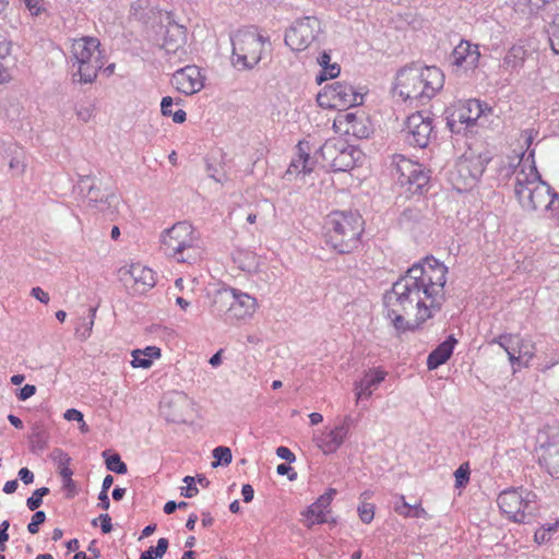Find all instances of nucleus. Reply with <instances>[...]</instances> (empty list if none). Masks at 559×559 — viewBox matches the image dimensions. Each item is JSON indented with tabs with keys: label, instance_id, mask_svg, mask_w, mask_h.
I'll return each instance as SVG.
<instances>
[{
	"label": "nucleus",
	"instance_id": "nucleus-1",
	"mask_svg": "<svg viewBox=\"0 0 559 559\" xmlns=\"http://www.w3.org/2000/svg\"><path fill=\"white\" fill-rule=\"evenodd\" d=\"M448 267L435 258L411 266L383 295L385 317L397 334L415 332L442 308Z\"/></svg>",
	"mask_w": 559,
	"mask_h": 559
},
{
	"label": "nucleus",
	"instance_id": "nucleus-2",
	"mask_svg": "<svg viewBox=\"0 0 559 559\" xmlns=\"http://www.w3.org/2000/svg\"><path fill=\"white\" fill-rule=\"evenodd\" d=\"M514 194L523 210L556 211L559 207V194L545 181L536 168L535 162L513 169Z\"/></svg>",
	"mask_w": 559,
	"mask_h": 559
},
{
	"label": "nucleus",
	"instance_id": "nucleus-3",
	"mask_svg": "<svg viewBox=\"0 0 559 559\" xmlns=\"http://www.w3.org/2000/svg\"><path fill=\"white\" fill-rule=\"evenodd\" d=\"M443 85L444 74L439 68L412 64L397 72L394 88L404 100L426 104Z\"/></svg>",
	"mask_w": 559,
	"mask_h": 559
},
{
	"label": "nucleus",
	"instance_id": "nucleus-4",
	"mask_svg": "<svg viewBox=\"0 0 559 559\" xmlns=\"http://www.w3.org/2000/svg\"><path fill=\"white\" fill-rule=\"evenodd\" d=\"M362 231L364 221L357 212L333 211L325 217V243L341 254L359 247Z\"/></svg>",
	"mask_w": 559,
	"mask_h": 559
},
{
	"label": "nucleus",
	"instance_id": "nucleus-5",
	"mask_svg": "<svg viewBox=\"0 0 559 559\" xmlns=\"http://www.w3.org/2000/svg\"><path fill=\"white\" fill-rule=\"evenodd\" d=\"M160 243L164 253L177 262L191 263L201 253L199 235L188 222H178L163 231Z\"/></svg>",
	"mask_w": 559,
	"mask_h": 559
},
{
	"label": "nucleus",
	"instance_id": "nucleus-6",
	"mask_svg": "<svg viewBox=\"0 0 559 559\" xmlns=\"http://www.w3.org/2000/svg\"><path fill=\"white\" fill-rule=\"evenodd\" d=\"M99 47L100 43L95 37L86 36L72 41L70 61L72 69H76L73 75L79 76L80 83H93L104 67V56Z\"/></svg>",
	"mask_w": 559,
	"mask_h": 559
},
{
	"label": "nucleus",
	"instance_id": "nucleus-7",
	"mask_svg": "<svg viewBox=\"0 0 559 559\" xmlns=\"http://www.w3.org/2000/svg\"><path fill=\"white\" fill-rule=\"evenodd\" d=\"M233 46L231 63L239 70H252L263 58L269 37L255 27H245L230 35Z\"/></svg>",
	"mask_w": 559,
	"mask_h": 559
},
{
	"label": "nucleus",
	"instance_id": "nucleus-8",
	"mask_svg": "<svg viewBox=\"0 0 559 559\" xmlns=\"http://www.w3.org/2000/svg\"><path fill=\"white\" fill-rule=\"evenodd\" d=\"M258 301L249 294L234 287L218 290L213 298L212 312L226 321H240L252 318Z\"/></svg>",
	"mask_w": 559,
	"mask_h": 559
},
{
	"label": "nucleus",
	"instance_id": "nucleus-9",
	"mask_svg": "<svg viewBox=\"0 0 559 559\" xmlns=\"http://www.w3.org/2000/svg\"><path fill=\"white\" fill-rule=\"evenodd\" d=\"M497 503L501 512L515 523L530 522L538 508L537 496L523 487L501 491Z\"/></svg>",
	"mask_w": 559,
	"mask_h": 559
},
{
	"label": "nucleus",
	"instance_id": "nucleus-10",
	"mask_svg": "<svg viewBox=\"0 0 559 559\" xmlns=\"http://www.w3.org/2000/svg\"><path fill=\"white\" fill-rule=\"evenodd\" d=\"M488 160L487 157L473 153L461 156L450 176L453 188L459 192L472 190L484 174Z\"/></svg>",
	"mask_w": 559,
	"mask_h": 559
},
{
	"label": "nucleus",
	"instance_id": "nucleus-11",
	"mask_svg": "<svg viewBox=\"0 0 559 559\" xmlns=\"http://www.w3.org/2000/svg\"><path fill=\"white\" fill-rule=\"evenodd\" d=\"M323 33L321 21L317 16H304L295 20L285 32V44L294 51H304L318 40Z\"/></svg>",
	"mask_w": 559,
	"mask_h": 559
},
{
	"label": "nucleus",
	"instance_id": "nucleus-12",
	"mask_svg": "<svg viewBox=\"0 0 559 559\" xmlns=\"http://www.w3.org/2000/svg\"><path fill=\"white\" fill-rule=\"evenodd\" d=\"M364 95L345 82H334L326 85L318 95V103L321 107L334 109H347L361 105Z\"/></svg>",
	"mask_w": 559,
	"mask_h": 559
},
{
	"label": "nucleus",
	"instance_id": "nucleus-13",
	"mask_svg": "<svg viewBox=\"0 0 559 559\" xmlns=\"http://www.w3.org/2000/svg\"><path fill=\"white\" fill-rule=\"evenodd\" d=\"M432 118L416 111L407 117L405 127L402 130L404 142L414 147H426L432 136Z\"/></svg>",
	"mask_w": 559,
	"mask_h": 559
},
{
	"label": "nucleus",
	"instance_id": "nucleus-14",
	"mask_svg": "<svg viewBox=\"0 0 559 559\" xmlns=\"http://www.w3.org/2000/svg\"><path fill=\"white\" fill-rule=\"evenodd\" d=\"M352 423L353 418L349 415L345 416L340 424L334 427H325L314 435L313 442L323 454L335 453L348 439Z\"/></svg>",
	"mask_w": 559,
	"mask_h": 559
},
{
	"label": "nucleus",
	"instance_id": "nucleus-15",
	"mask_svg": "<svg viewBox=\"0 0 559 559\" xmlns=\"http://www.w3.org/2000/svg\"><path fill=\"white\" fill-rule=\"evenodd\" d=\"M96 181L97 179L90 175L80 176L78 188L84 194L90 207L105 213L112 207L117 197L110 191H103Z\"/></svg>",
	"mask_w": 559,
	"mask_h": 559
},
{
	"label": "nucleus",
	"instance_id": "nucleus-16",
	"mask_svg": "<svg viewBox=\"0 0 559 559\" xmlns=\"http://www.w3.org/2000/svg\"><path fill=\"white\" fill-rule=\"evenodd\" d=\"M538 461L548 473L559 478V433L543 431L538 435Z\"/></svg>",
	"mask_w": 559,
	"mask_h": 559
},
{
	"label": "nucleus",
	"instance_id": "nucleus-17",
	"mask_svg": "<svg viewBox=\"0 0 559 559\" xmlns=\"http://www.w3.org/2000/svg\"><path fill=\"white\" fill-rule=\"evenodd\" d=\"M119 274L126 285L131 284V289L135 294H144L156 284L154 271L140 263L121 267Z\"/></svg>",
	"mask_w": 559,
	"mask_h": 559
},
{
	"label": "nucleus",
	"instance_id": "nucleus-18",
	"mask_svg": "<svg viewBox=\"0 0 559 559\" xmlns=\"http://www.w3.org/2000/svg\"><path fill=\"white\" fill-rule=\"evenodd\" d=\"M490 344H498L508 354L511 364L525 359L528 361L534 356V346L531 341L519 334H502L495 337Z\"/></svg>",
	"mask_w": 559,
	"mask_h": 559
},
{
	"label": "nucleus",
	"instance_id": "nucleus-19",
	"mask_svg": "<svg viewBox=\"0 0 559 559\" xmlns=\"http://www.w3.org/2000/svg\"><path fill=\"white\" fill-rule=\"evenodd\" d=\"M334 126L347 135L366 139L372 132L371 123L364 112H340Z\"/></svg>",
	"mask_w": 559,
	"mask_h": 559
},
{
	"label": "nucleus",
	"instance_id": "nucleus-20",
	"mask_svg": "<svg viewBox=\"0 0 559 559\" xmlns=\"http://www.w3.org/2000/svg\"><path fill=\"white\" fill-rule=\"evenodd\" d=\"M171 84L178 92L192 95L203 88L204 78L197 66H187L173 74Z\"/></svg>",
	"mask_w": 559,
	"mask_h": 559
},
{
	"label": "nucleus",
	"instance_id": "nucleus-21",
	"mask_svg": "<svg viewBox=\"0 0 559 559\" xmlns=\"http://www.w3.org/2000/svg\"><path fill=\"white\" fill-rule=\"evenodd\" d=\"M388 372L381 367L366 370L361 378L355 382L354 391L356 403L362 399H369L373 391L385 380Z\"/></svg>",
	"mask_w": 559,
	"mask_h": 559
},
{
	"label": "nucleus",
	"instance_id": "nucleus-22",
	"mask_svg": "<svg viewBox=\"0 0 559 559\" xmlns=\"http://www.w3.org/2000/svg\"><path fill=\"white\" fill-rule=\"evenodd\" d=\"M480 52L477 45L468 40H461L450 56V62L457 68L465 70L475 69L478 66Z\"/></svg>",
	"mask_w": 559,
	"mask_h": 559
},
{
	"label": "nucleus",
	"instance_id": "nucleus-23",
	"mask_svg": "<svg viewBox=\"0 0 559 559\" xmlns=\"http://www.w3.org/2000/svg\"><path fill=\"white\" fill-rule=\"evenodd\" d=\"M187 29L178 23H169L164 36L163 48L167 55H174L181 58L187 53Z\"/></svg>",
	"mask_w": 559,
	"mask_h": 559
},
{
	"label": "nucleus",
	"instance_id": "nucleus-24",
	"mask_svg": "<svg viewBox=\"0 0 559 559\" xmlns=\"http://www.w3.org/2000/svg\"><path fill=\"white\" fill-rule=\"evenodd\" d=\"M335 495L336 489L330 488L302 512L308 527L326 522V513L330 512V506Z\"/></svg>",
	"mask_w": 559,
	"mask_h": 559
},
{
	"label": "nucleus",
	"instance_id": "nucleus-25",
	"mask_svg": "<svg viewBox=\"0 0 559 559\" xmlns=\"http://www.w3.org/2000/svg\"><path fill=\"white\" fill-rule=\"evenodd\" d=\"M484 114V105L478 99H467L461 103L454 114L453 121L473 126Z\"/></svg>",
	"mask_w": 559,
	"mask_h": 559
},
{
	"label": "nucleus",
	"instance_id": "nucleus-26",
	"mask_svg": "<svg viewBox=\"0 0 559 559\" xmlns=\"http://www.w3.org/2000/svg\"><path fill=\"white\" fill-rule=\"evenodd\" d=\"M314 162L310 157L309 145L306 142H299L297 144V157H295L288 168L287 175H307L313 170Z\"/></svg>",
	"mask_w": 559,
	"mask_h": 559
},
{
	"label": "nucleus",
	"instance_id": "nucleus-27",
	"mask_svg": "<svg viewBox=\"0 0 559 559\" xmlns=\"http://www.w3.org/2000/svg\"><path fill=\"white\" fill-rule=\"evenodd\" d=\"M456 344V340L454 336H449L444 342L439 344L427 358V368L429 370H435L441 365L445 364L448 359L451 357L454 345Z\"/></svg>",
	"mask_w": 559,
	"mask_h": 559
},
{
	"label": "nucleus",
	"instance_id": "nucleus-28",
	"mask_svg": "<svg viewBox=\"0 0 559 559\" xmlns=\"http://www.w3.org/2000/svg\"><path fill=\"white\" fill-rule=\"evenodd\" d=\"M344 150L350 151V145L340 138L329 139L324 142V144L319 150V155L322 157L325 166L332 168V164L336 162L340 154Z\"/></svg>",
	"mask_w": 559,
	"mask_h": 559
},
{
	"label": "nucleus",
	"instance_id": "nucleus-29",
	"mask_svg": "<svg viewBox=\"0 0 559 559\" xmlns=\"http://www.w3.org/2000/svg\"><path fill=\"white\" fill-rule=\"evenodd\" d=\"M392 166L393 176L401 186H405V181H409V175H412L413 169H418V163L403 155H394Z\"/></svg>",
	"mask_w": 559,
	"mask_h": 559
},
{
	"label": "nucleus",
	"instance_id": "nucleus-30",
	"mask_svg": "<svg viewBox=\"0 0 559 559\" xmlns=\"http://www.w3.org/2000/svg\"><path fill=\"white\" fill-rule=\"evenodd\" d=\"M537 134H538V131H536L535 129H525L521 132L523 145L526 146V151L522 152L520 155H518L516 156L518 164L516 165L510 164V167H513V169L515 167L521 168V166L526 165V163H527V165H530V164H532V160L535 162V159H534L535 150L531 148V145L533 144Z\"/></svg>",
	"mask_w": 559,
	"mask_h": 559
},
{
	"label": "nucleus",
	"instance_id": "nucleus-31",
	"mask_svg": "<svg viewBox=\"0 0 559 559\" xmlns=\"http://www.w3.org/2000/svg\"><path fill=\"white\" fill-rule=\"evenodd\" d=\"M233 260L238 269L247 273L257 272L260 265L259 257L249 250H237L233 254Z\"/></svg>",
	"mask_w": 559,
	"mask_h": 559
},
{
	"label": "nucleus",
	"instance_id": "nucleus-32",
	"mask_svg": "<svg viewBox=\"0 0 559 559\" xmlns=\"http://www.w3.org/2000/svg\"><path fill=\"white\" fill-rule=\"evenodd\" d=\"M526 51L521 46H512L502 59L500 67L507 71L512 72L522 68L525 60Z\"/></svg>",
	"mask_w": 559,
	"mask_h": 559
},
{
	"label": "nucleus",
	"instance_id": "nucleus-33",
	"mask_svg": "<svg viewBox=\"0 0 559 559\" xmlns=\"http://www.w3.org/2000/svg\"><path fill=\"white\" fill-rule=\"evenodd\" d=\"M160 356V349L156 346H147L145 349H135L132 352L131 365L134 368H148L152 366V359Z\"/></svg>",
	"mask_w": 559,
	"mask_h": 559
},
{
	"label": "nucleus",
	"instance_id": "nucleus-34",
	"mask_svg": "<svg viewBox=\"0 0 559 559\" xmlns=\"http://www.w3.org/2000/svg\"><path fill=\"white\" fill-rule=\"evenodd\" d=\"M318 63L322 68L320 74L316 79L319 84L325 80L335 79L341 72V68L337 63H331V56L328 51L320 53L318 57Z\"/></svg>",
	"mask_w": 559,
	"mask_h": 559
},
{
	"label": "nucleus",
	"instance_id": "nucleus-35",
	"mask_svg": "<svg viewBox=\"0 0 559 559\" xmlns=\"http://www.w3.org/2000/svg\"><path fill=\"white\" fill-rule=\"evenodd\" d=\"M360 157V151H358L355 146L350 145L349 150H344L336 162L332 164L333 171H347L354 168L357 160Z\"/></svg>",
	"mask_w": 559,
	"mask_h": 559
},
{
	"label": "nucleus",
	"instance_id": "nucleus-36",
	"mask_svg": "<svg viewBox=\"0 0 559 559\" xmlns=\"http://www.w3.org/2000/svg\"><path fill=\"white\" fill-rule=\"evenodd\" d=\"M96 308H90L88 318L80 319V322L75 326L74 334L80 341H86L91 336L96 317Z\"/></svg>",
	"mask_w": 559,
	"mask_h": 559
},
{
	"label": "nucleus",
	"instance_id": "nucleus-37",
	"mask_svg": "<svg viewBox=\"0 0 559 559\" xmlns=\"http://www.w3.org/2000/svg\"><path fill=\"white\" fill-rule=\"evenodd\" d=\"M53 457L55 459L58 457V469H59L60 476L63 478L64 485L66 486L73 485V481H72L73 472L70 468L71 457L68 454L63 453L61 450H56Z\"/></svg>",
	"mask_w": 559,
	"mask_h": 559
},
{
	"label": "nucleus",
	"instance_id": "nucleus-38",
	"mask_svg": "<svg viewBox=\"0 0 559 559\" xmlns=\"http://www.w3.org/2000/svg\"><path fill=\"white\" fill-rule=\"evenodd\" d=\"M28 439L31 451L33 453L43 452L47 448L48 433L41 427H34Z\"/></svg>",
	"mask_w": 559,
	"mask_h": 559
},
{
	"label": "nucleus",
	"instance_id": "nucleus-39",
	"mask_svg": "<svg viewBox=\"0 0 559 559\" xmlns=\"http://www.w3.org/2000/svg\"><path fill=\"white\" fill-rule=\"evenodd\" d=\"M175 102L170 96H165L160 102V112L165 117H173V121L176 123H182L187 119V114L182 109H178L177 111H173V106Z\"/></svg>",
	"mask_w": 559,
	"mask_h": 559
},
{
	"label": "nucleus",
	"instance_id": "nucleus-40",
	"mask_svg": "<svg viewBox=\"0 0 559 559\" xmlns=\"http://www.w3.org/2000/svg\"><path fill=\"white\" fill-rule=\"evenodd\" d=\"M429 181L428 174L424 170L423 166L418 164V169H413L409 175V181H405V186H409V190L418 191L423 189Z\"/></svg>",
	"mask_w": 559,
	"mask_h": 559
},
{
	"label": "nucleus",
	"instance_id": "nucleus-41",
	"mask_svg": "<svg viewBox=\"0 0 559 559\" xmlns=\"http://www.w3.org/2000/svg\"><path fill=\"white\" fill-rule=\"evenodd\" d=\"M429 181L428 174L424 170L423 166L418 164V169H413L409 175V181H405V186H409V190L418 191L423 189Z\"/></svg>",
	"mask_w": 559,
	"mask_h": 559
},
{
	"label": "nucleus",
	"instance_id": "nucleus-42",
	"mask_svg": "<svg viewBox=\"0 0 559 559\" xmlns=\"http://www.w3.org/2000/svg\"><path fill=\"white\" fill-rule=\"evenodd\" d=\"M168 539L159 538L156 547H150L147 550L143 551L140 556V559H158L162 558L168 548Z\"/></svg>",
	"mask_w": 559,
	"mask_h": 559
},
{
	"label": "nucleus",
	"instance_id": "nucleus-43",
	"mask_svg": "<svg viewBox=\"0 0 559 559\" xmlns=\"http://www.w3.org/2000/svg\"><path fill=\"white\" fill-rule=\"evenodd\" d=\"M213 457L215 461L212 463V466L216 467L219 464L228 465L231 462L233 455L229 448L221 445L213 450Z\"/></svg>",
	"mask_w": 559,
	"mask_h": 559
},
{
	"label": "nucleus",
	"instance_id": "nucleus-44",
	"mask_svg": "<svg viewBox=\"0 0 559 559\" xmlns=\"http://www.w3.org/2000/svg\"><path fill=\"white\" fill-rule=\"evenodd\" d=\"M549 41L554 52L559 55V11L555 14L550 26Z\"/></svg>",
	"mask_w": 559,
	"mask_h": 559
},
{
	"label": "nucleus",
	"instance_id": "nucleus-45",
	"mask_svg": "<svg viewBox=\"0 0 559 559\" xmlns=\"http://www.w3.org/2000/svg\"><path fill=\"white\" fill-rule=\"evenodd\" d=\"M49 489L47 487H41L36 489L33 495L26 500V506L29 510H37L43 503V497L48 495Z\"/></svg>",
	"mask_w": 559,
	"mask_h": 559
},
{
	"label": "nucleus",
	"instance_id": "nucleus-46",
	"mask_svg": "<svg viewBox=\"0 0 559 559\" xmlns=\"http://www.w3.org/2000/svg\"><path fill=\"white\" fill-rule=\"evenodd\" d=\"M361 522L369 524L374 518V506L369 502L361 501L357 509Z\"/></svg>",
	"mask_w": 559,
	"mask_h": 559
},
{
	"label": "nucleus",
	"instance_id": "nucleus-47",
	"mask_svg": "<svg viewBox=\"0 0 559 559\" xmlns=\"http://www.w3.org/2000/svg\"><path fill=\"white\" fill-rule=\"evenodd\" d=\"M94 114V106L90 103H80L75 105V115L79 120L88 122Z\"/></svg>",
	"mask_w": 559,
	"mask_h": 559
},
{
	"label": "nucleus",
	"instance_id": "nucleus-48",
	"mask_svg": "<svg viewBox=\"0 0 559 559\" xmlns=\"http://www.w3.org/2000/svg\"><path fill=\"white\" fill-rule=\"evenodd\" d=\"M106 466L109 471L117 474H126L128 468L127 465L121 461L119 454H112L106 460Z\"/></svg>",
	"mask_w": 559,
	"mask_h": 559
},
{
	"label": "nucleus",
	"instance_id": "nucleus-49",
	"mask_svg": "<svg viewBox=\"0 0 559 559\" xmlns=\"http://www.w3.org/2000/svg\"><path fill=\"white\" fill-rule=\"evenodd\" d=\"M558 523L551 524L548 527H540L534 534V539L537 544H544L550 539L551 533L556 532Z\"/></svg>",
	"mask_w": 559,
	"mask_h": 559
},
{
	"label": "nucleus",
	"instance_id": "nucleus-50",
	"mask_svg": "<svg viewBox=\"0 0 559 559\" xmlns=\"http://www.w3.org/2000/svg\"><path fill=\"white\" fill-rule=\"evenodd\" d=\"M455 476V486L457 488L464 487L468 480H469V467L468 464H462L460 467L454 472Z\"/></svg>",
	"mask_w": 559,
	"mask_h": 559
},
{
	"label": "nucleus",
	"instance_id": "nucleus-51",
	"mask_svg": "<svg viewBox=\"0 0 559 559\" xmlns=\"http://www.w3.org/2000/svg\"><path fill=\"white\" fill-rule=\"evenodd\" d=\"M46 521V514L44 511H36L33 516L31 523L27 525V530L31 534H36L39 530V525Z\"/></svg>",
	"mask_w": 559,
	"mask_h": 559
},
{
	"label": "nucleus",
	"instance_id": "nucleus-52",
	"mask_svg": "<svg viewBox=\"0 0 559 559\" xmlns=\"http://www.w3.org/2000/svg\"><path fill=\"white\" fill-rule=\"evenodd\" d=\"M194 480L195 478L192 476H186L183 478V481L187 484V486L182 488L181 495L186 498H192L199 492L198 488L194 486Z\"/></svg>",
	"mask_w": 559,
	"mask_h": 559
},
{
	"label": "nucleus",
	"instance_id": "nucleus-53",
	"mask_svg": "<svg viewBox=\"0 0 559 559\" xmlns=\"http://www.w3.org/2000/svg\"><path fill=\"white\" fill-rule=\"evenodd\" d=\"M11 43L7 40L0 41V61L7 62L9 61L10 64H15V61L13 58H11Z\"/></svg>",
	"mask_w": 559,
	"mask_h": 559
},
{
	"label": "nucleus",
	"instance_id": "nucleus-54",
	"mask_svg": "<svg viewBox=\"0 0 559 559\" xmlns=\"http://www.w3.org/2000/svg\"><path fill=\"white\" fill-rule=\"evenodd\" d=\"M413 508L414 506H411L408 504L406 501H405V498L404 496H401L400 497V503H396L395 507H394V510L396 513H399L400 515H403V516H412V513H413Z\"/></svg>",
	"mask_w": 559,
	"mask_h": 559
},
{
	"label": "nucleus",
	"instance_id": "nucleus-55",
	"mask_svg": "<svg viewBox=\"0 0 559 559\" xmlns=\"http://www.w3.org/2000/svg\"><path fill=\"white\" fill-rule=\"evenodd\" d=\"M12 67H14V64H10L9 61H0V84L9 83L12 80Z\"/></svg>",
	"mask_w": 559,
	"mask_h": 559
},
{
	"label": "nucleus",
	"instance_id": "nucleus-56",
	"mask_svg": "<svg viewBox=\"0 0 559 559\" xmlns=\"http://www.w3.org/2000/svg\"><path fill=\"white\" fill-rule=\"evenodd\" d=\"M10 527V522L4 520L0 524V551H5L7 542L9 540L8 530Z\"/></svg>",
	"mask_w": 559,
	"mask_h": 559
},
{
	"label": "nucleus",
	"instance_id": "nucleus-57",
	"mask_svg": "<svg viewBox=\"0 0 559 559\" xmlns=\"http://www.w3.org/2000/svg\"><path fill=\"white\" fill-rule=\"evenodd\" d=\"M31 296H33L35 299L45 305H47L50 301L48 293H46L43 288L38 286L32 288Z\"/></svg>",
	"mask_w": 559,
	"mask_h": 559
},
{
	"label": "nucleus",
	"instance_id": "nucleus-58",
	"mask_svg": "<svg viewBox=\"0 0 559 559\" xmlns=\"http://www.w3.org/2000/svg\"><path fill=\"white\" fill-rule=\"evenodd\" d=\"M36 393V386L33 384H25L17 393L20 401H26Z\"/></svg>",
	"mask_w": 559,
	"mask_h": 559
},
{
	"label": "nucleus",
	"instance_id": "nucleus-59",
	"mask_svg": "<svg viewBox=\"0 0 559 559\" xmlns=\"http://www.w3.org/2000/svg\"><path fill=\"white\" fill-rule=\"evenodd\" d=\"M33 15H38L41 11V0H21Z\"/></svg>",
	"mask_w": 559,
	"mask_h": 559
},
{
	"label": "nucleus",
	"instance_id": "nucleus-60",
	"mask_svg": "<svg viewBox=\"0 0 559 559\" xmlns=\"http://www.w3.org/2000/svg\"><path fill=\"white\" fill-rule=\"evenodd\" d=\"M276 454L278 457L292 463L296 460L295 454L286 447H278L276 449Z\"/></svg>",
	"mask_w": 559,
	"mask_h": 559
},
{
	"label": "nucleus",
	"instance_id": "nucleus-61",
	"mask_svg": "<svg viewBox=\"0 0 559 559\" xmlns=\"http://www.w3.org/2000/svg\"><path fill=\"white\" fill-rule=\"evenodd\" d=\"M98 519L100 522L102 532L105 534L110 533L112 530V524H111V518L109 516V514H107V513L100 514L98 516Z\"/></svg>",
	"mask_w": 559,
	"mask_h": 559
},
{
	"label": "nucleus",
	"instance_id": "nucleus-62",
	"mask_svg": "<svg viewBox=\"0 0 559 559\" xmlns=\"http://www.w3.org/2000/svg\"><path fill=\"white\" fill-rule=\"evenodd\" d=\"M9 166L12 170L15 171L16 175H21L24 173L25 170V164L24 162L19 158V157H13L10 163H9Z\"/></svg>",
	"mask_w": 559,
	"mask_h": 559
},
{
	"label": "nucleus",
	"instance_id": "nucleus-63",
	"mask_svg": "<svg viewBox=\"0 0 559 559\" xmlns=\"http://www.w3.org/2000/svg\"><path fill=\"white\" fill-rule=\"evenodd\" d=\"M241 495L246 503L251 502L254 496L253 487L250 484H245L241 488Z\"/></svg>",
	"mask_w": 559,
	"mask_h": 559
},
{
	"label": "nucleus",
	"instance_id": "nucleus-64",
	"mask_svg": "<svg viewBox=\"0 0 559 559\" xmlns=\"http://www.w3.org/2000/svg\"><path fill=\"white\" fill-rule=\"evenodd\" d=\"M63 417L67 419V420H75V421H83V414L75 409V408H70V409H67Z\"/></svg>",
	"mask_w": 559,
	"mask_h": 559
}]
</instances>
